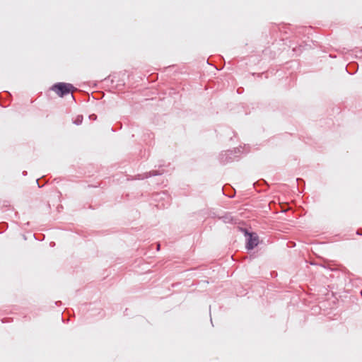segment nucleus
Listing matches in <instances>:
<instances>
[{
    "mask_svg": "<svg viewBox=\"0 0 362 362\" xmlns=\"http://www.w3.org/2000/svg\"><path fill=\"white\" fill-rule=\"evenodd\" d=\"M357 233H358V235H362V233L359 232V230H358Z\"/></svg>",
    "mask_w": 362,
    "mask_h": 362,
    "instance_id": "obj_10",
    "label": "nucleus"
},
{
    "mask_svg": "<svg viewBox=\"0 0 362 362\" xmlns=\"http://www.w3.org/2000/svg\"><path fill=\"white\" fill-rule=\"evenodd\" d=\"M225 190H226V187H223V192L224 194L226 193V192H225Z\"/></svg>",
    "mask_w": 362,
    "mask_h": 362,
    "instance_id": "obj_9",
    "label": "nucleus"
},
{
    "mask_svg": "<svg viewBox=\"0 0 362 362\" xmlns=\"http://www.w3.org/2000/svg\"><path fill=\"white\" fill-rule=\"evenodd\" d=\"M157 250H160V244H157Z\"/></svg>",
    "mask_w": 362,
    "mask_h": 362,
    "instance_id": "obj_7",
    "label": "nucleus"
},
{
    "mask_svg": "<svg viewBox=\"0 0 362 362\" xmlns=\"http://www.w3.org/2000/svg\"><path fill=\"white\" fill-rule=\"evenodd\" d=\"M36 182H37V183L38 186H39V187H40V182H39V180H36Z\"/></svg>",
    "mask_w": 362,
    "mask_h": 362,
    "instance_id": "obj_8",
    "label": "nucleus"
},
{
    "mask_svg": "<svg viewBox=\"0 0 362 362\" xmlns=\"http://www.w3.org/2000/svg\"><path fill=\"white\" fill-rule=\"evenodd\" d=\"M361 296H362V290H361Z\"/></svg>",
    "mask_w": 362,
    "mask_h": 362,
    "instance_id": "obj_12",
    "label": "nucleus"
},
{
    "mask_svg": "<svg viewBox=\"0 0 362 362\" xmlns=\"http://www.w3.org/2000/svg\"><path fill=\"white\" fill-rule=\"evenodd\" d=\"M82 119H83L82 117H81V116H78V117L76 118V121H75V123H76V124H80L82 122Z\"/></svg>",
    "mask_w": 362,
    "mask_h": 362,
    "instance_id": "obj_5",
    "label": "nucleus"
},
{
    "mask_svg": "<svg viewBox=\"0 0 362 362\" xmlns=\"http://www.w3.org/2000/svg\"><path fill=\"white\" fill-rule=\"evenodd\" d=\"M97 118V116L95 114L90 115V119H95Z\"/></svg>",
    "mask_w": 362,
    "mask_h": 362,
    "instance_id": "obj_6",
    "label": "nucleus"
},
{
    "mask_svg": "<svg viewBox=\"0 0 362 362\" xmlns=\"http://www.w3.org/2000/svg\"><path fill=\"white\" fill-rule=\"evenodd\" d=\"M233 151H226L224 152H222L219 156L220 161L222 163H227L233 160Z\"/></svg>",
    "mask_w": 362,
    "mask_h": 362,
    "instance_id": "obj_3",
    "label": "nucleus"
},
{
    "mask_svg": "<svg viewBox=\"0 0 362 362\" xmlns=\"http://www.w3.org/2000/svg\"><path fill=\"white\" fill-rule=\"evenodd\" d=\"M51 89L60 97H63L75 90L71 84L62 82L54 84Z\"/></svg>",
    "mask_w": 362,
    "mask_h": 362,
    "instance_id": "obj_1",
    "label": "nucleus"
},
{
    "mask_svg": "<svg viewBox=\"0 0 362 362\" xmlns=\"http://www.w3.org/2000/svg\"><path fill=\"white\" fill-rule=\"evenodd\" d=\"M298 181H302V180H300V179H297V182H298Z\"/></svg>",
    "mask_w": 362,
    "mask_h": 362,
    "instance_id": "obj_11",
    "label": "nucleus"
},
{
    "mask_svg": "<svg viewBox=\"0 0 362 362\" xmlns=\"http://www.w3.org/2000/svg\"><path fill=\"white\" fill-rule=\"evenodd\" d=\"M160 173H158V171L156 170H152V171H150L148 173H146L145 174V177H151V176H154V175H160Z\"/></svg>",
    "mask_w": 362,
    "mask_h": 362,
    "instance_id": "obj_4",
    "label": "nucleus"
},
{
    "mask_svg": "<svg viewBox=\"0 0 362 362\" xmlns=\"http://www.w3.org/2000/svg\"><path fill=\"white\" fill-rule=\"evenodd\" d=\"M258 245V237L254 233H247L246 247L247 250H252Z\"/></svg>",
    "mask_w": 362,
    "mask_h": 362,
    "instance_id": "obj_2",
    "label": "nucleus"
}]
</instances>
